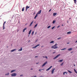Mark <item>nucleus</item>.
<instances>
[{"label": "nucleus", "mask_w": 77, "mask_h": 77, "mask_svg": "<svg viewBox=\"0 0 77 77\" xmlns=\"http://www.w3.org/2000/svg\"><path fill=\"white\" fill-rule=\"evenodd\" d=\"M57 43H56L54 45V46H52L51 47V48H53L54 49H56L58 48V47L57 46Z\"/></svg>", "instance_id": "obj_1"}, {"label": "nucleus", "mask_w": 77, "mask_h": 77, "mask_svg": "<svg viewBox=\"0 0 77 77\" xmlns=\"http://www.w3.org/2000/svg\"><path fill=\"white\" fill-rule=\"evenodd\" d=\"M17 75V73H13L11 74L12 77H15Z\"/></svg>", "instance_id": "obj_2"}, {"label": "nucleus", "mask_w": 77, "mask_h": 77, "mask_svg": "<svg viewBox=\"0 0 77 77\" xmlns=\"http://www.w3.org/2000/svg\"><path fill=\"white\" fill-rule=\"evenodd\" d=\"M47 61L46 62H45L42 66V67H44V66H45V65H46V64H47Z\"/></svg>", "instance_id": "obj_3"}, {"label": "nucleus", "mask_w": 77, "mask_h": 77, "mask_svg": "<svg viewBox=\"0 0 77 77\" xmlns=\"http://www.w3.org/2000/svg\"><path fill=\"white\" fill-rule=\"evenodd\" d=\"M60 54H59L58 55H57L54 58V59H56V58H57L59 56H60Z\"/></svg>", "instance_id": "obj_4"}, {"label": "nucleus", "mask_w": 77, "mask_h": 77, "mask_svg": "<svg viewBox=\"0 0 77 77\" xmlns=\"http://www.w3.org/2000/svg\"><path fill=\"white\" fill-rule=\"evenodd\" d=\"M52 67H53L52 66H50L49 68H48V69H47L46 70V71H48V70H50L51 68Z\"/></svg>", "instance_id": "obj_5"}, {"label": "nucleus", "mask_w": 77, "mask_h": 77, "mask_svg": "<svg viewBox=\"0 0 77 77\" xmlns=\"http://www.w3.org/2000/svg\"><path fill=\"white\" fill-rule=\"evenodd\" d=\"M54 70H55V69L54 68L52 70V71H51V74H53V73H54Z\"/></svg>", "instance_id": "obj_6"}, {"label": "nucleus", "mask_w": 77, "mask_h": 77, "mask_svg": "<svg viewBox=\"0 0 77 77\" xmlns=\"http://www.w3.org/2000/svg\"><path fill=\"white\" fill-rule=\"evenodd\" d=\"M41 13V10H40L39 11H38L36 14H37V15H38V14H39Z\"/></svg>", "instance_id": "obj_7"}, {"label": "nucleus", "mask_w": 77, "mask_h": 77, "mask_svg": "<svg viewBox=\"0 0 77 77\" xmlns=\"http://www.w3.org/2000/svg\"><path fill=\"white\" fill-rule=\"evenodd\" d=\"M63 61V60L62 59V60H59L58 61V62H62V61Z\"/></svg>", "instance_id": "obj_8"}, {"label": "nucleus", "mask_w": 77, "mask_h": 77, "mask_svg": "<svg viewBox=\"0 0 77 77\" xmlns=\"http://www.w3.org/2000/svg\"><path fill=\"white\" fill-rule=\"evenodd\" d=\"M5 23H6V21L4 23H3V30H4V29H5Z\"/></svg>", "instance_id": "obj_9"}, {"label": "nucleus", "mask_w": 77, "mask_h": 77, "mask_svg": "<svg viewBox=\"0 0 77 77\" xmlns=\"http://www.w3.org/2000/svg\"><path fill=\"white\" fill-rule=\"evenodd\" d=\"M33 21H32L31 23H30L29 26V27H31V26H32V24H33Z\"/></svg>", "instance_id": "obj_10"}, {"label": "nucleus", "mask_w": 77, "mask_h": 77, "mask_svg": "<svg viewBox=\"0 0 77 77\" xmlns=\"http://www.w3.org/2000/svg\"><path fill=\"white\" fill-rule=\"evenodd\" d=\"M22 50H23V48H21L20 49L18 50V51H22Z\"/></svg>", "instance_id": "obj_11"}, {"label": "nucleus", "mask_w": 77, "mask_h": 77, "mask_svg": "<svg viewBox=\"0 0 77 77\" xmlns=\"http://www.w3.org/2000/svg\"><path fill=\"white\" fill-rule=\"evenodd\" d=\"M16 50H17V49H14L11 50V52H14V51H15Z\"/></svg>", "instance_id": "obj_12"}, {"label": "nucleus", "mask_w": 77, "mask_h": 77, "mask_svg": "<svg viewBox=\"0 0 77 77\" xmlns=\"http://www.w3.org/2000/svg\"><path fill=\"white\" fill-rule=\"evenodd\" d=\"M27 29V28H25L23 30V32H25V30Z\"/></svg>", "instance_id": "obj_13"}, {"label": "nucleus", "mask_w": 77, "mask_h": 77, "mask_svg": "<svg viewBox=\"0 0 77 77\" xmlns=\"http://www.w3.org/2000/svg\"><path fill=\"white\" fill-rule=\"evenodd\" d=\"M38 17V14H36V15L35 16V17H34V19H36V17Z\"/></svg>", "instance_id": "obj_14"}, {"label": "nucleus", "mask_w": 77, "mask_h": 77, "mask_svg": "<svg viewBox=\"0 0 77 77\" xmlns=\"http://www.w3.org/2000/svg\"><path fill=\"white\" fill-rule=\"evenodd\" d=\"M32 32V29L30 30L29 31V35H30V34L31 33V32Z\"/></svg>", "instance_id": "obj_15"}, {"label": "nucleus", "mask_w": 77, "mask_h": 77, "mask_svg": "<svg viewBox=\"0 0 77 77\" xmlns=\"http://www.w3.org/2000/svg\"><path fill=\"white\" fill-rule=\"evenodd\" d=\"M72 50V48H69L68 49V51H70V50Z\"/></svg>", "instance_id": "obj_16"}, {"label": "nucleus", "mask_w": 77, "mask_h": 77, "mask_svg": "<svg viewBox=\"0 0 77 77\" xmlns=\"http://www.w3.org/2000/svg\"><path fill=\"white\" fill-rule=\"evenodd\" d=\"M24 7H23V8H22V12H23V11H24Z\"/></svg>", "instance_id": "obj_17"}, {"label": "nucleus", "mask_w": 77, "mask_h": 77, "mask_svg": "<svg viewBox=\"0 0 77 77\" xmlns=\"http://www.w3.org/2000/svg\"><path fill=\"white\" fill-rule=\"evenodd\" d=\"M56 15H57V13H53V16H55Z\"/></svg>", "instance_id": "obj_18"}, {"label": "nucleus", "mask_w": 77, "mask_h": 77, "mask_svg": "<svg viewBox=\"0 0 77 77\" xmlns=\"http://www.w3.org/2000/svg\"><path fill=\"white\" fill-rule=\"evenodd\" d=\"M73 1L74 2V3L76 4V2H77V0H73Z\"/></svg>", "instance_id": "obj_19"}, {"label": "nucleus", "mask_w": 77, "mask_h": 77, "mask_svg": "<svg viewBox=\"0 0 77 77\" xmlns=\"http://www.w3.org/2000/svg\"><path fill=\"white\" fill-rule=\"evenodd\" d=\"M70 33H71V31H69L67 32V34H70Z\"/></svg>", "instance_id": "obj_20"}, {"label": "nucleus", "mask_w": 77, "mask_h": 77, "mask_svg": "<svg viewBox=\"0 0 77 77\" xmlns=\"http://www.w3.org/2000/svg\"><path fill=\"white\" fill-rule=\"evenodd\" d=\"M56 23V20H54L52 22L53 24H54Z\"/></svg>", "instance_id": "obj_21"}, {"label": "nucleus", "mask_w": 77, "mask_h": 77, "mask_svg": "<svg viewBox=\"0 0 77 77\" xmlns=\"http://www.w3.org/2000/svg\"><path fill=\"white\" fill-rule=\"evenodd\" d=\"M54 41H51V42H50V44H52V43H54Z\"/></svg>", "instance_id": "obj_22"}, {"label": "nucleus", "mask_w": 77, "mask_h": 77, "mask_svg": "<svg viewBox=\"0 0 77 77\" xmlns=\"http://www.w3.org/2000/svg\"><path fill=\"white\" fill-rule=\"evenodd\" d=\"M9 73H6L5 74V75H9Z\"/></svg>", "instance_id": "obj_23"}, {"label": "nucleus", "mask_w": 77, "mask_h": 77, "mask_svg": "<svg viewBox=\"0 0 77 77\" xmlns=\"http://www.w3.org/2000/svg\"><path fill=\"white\" fill-rule=\"evenodd\" d=\"M37 26H38V24H36V25H35L34 28H35V27H37Z\"/></svg>", "instance_id": "obj_24"}, {"label": "nucleus", "mask_w": 77, "mask_h": 77, "mask_svg": "<svg viewBox=\"0 0 77 77\" xmlns=\"http://www.w3.org/2000/svg\"><path fill=\"white\" fill-rule=\"evenodd\" d=\"M50 27H51V26H49L47 27V28H48V29H50Z\"/></svg>", "instance_id": "obj_25"}, {"label": "nucleus", "mask_w": 77, "mask_h": 77, "mask_svg": "<svg viewBox=\"0 0 77 77\" xmlns=\"http://www.w3.org/2000/svg\"><path fill=\"white\" fill-rule=\"evenodd\" d=\"M30 8L28 6H26V8H27V9H29V8Z\"/></svg>", "instance_id": "obj_26"}, {"label": "nucleus", "mask_w": 77, "mask_h": 77, "mask_svg": "<svg viewBox=\"0 0 77 77\" xmlns=\"http://www.w3.org/2000/svg\"><path fill=\"white\" fill-rule=\"evenodd\" d=\"M39 45H39V44L37 45H36L35 46V47H36H36H38V46H39Z\"/></svg>", "instance_id": "obj_27"}, {"label": "nucleus", "mask_w": 77, "mask_h": 77, "mask_svg": "<svg viewBox=\"0 0 77 77\" xmlns=\"http://www.w3.org/2000/svg\"><path fill=\"white\" fill-rule=\"evenodd\" d=\"M14 71H15V70H12L11 72V73H12V72H14Z\"/></svg>", "instance_id": "obj_28"}, {"label": "nucleus", "mask_w": 77, "mask_h": 77, "mask_svg": "<svg viewBox=\"0 0 77 77\" xmlns=\"http://www.w3.org/2000/svg\"><path fill=\"white\" fill-rule=\"evenodd\" d=\"M66 49V48H64L61 49V50H65Z\"/></svg>", "instance_id": "obj_29"}, {"label": "nucleus", "mask_w": 77, "mask_h": 77, "mask_svg": "<svg viewBox=\"0 0 77 77\" xmlns=\"http://www.w3.org/2000/svg\"><path fill=\"white\" fill-rule=\"evenodd\" d=\"M34 34V31H33L32 33V35H33V34Z\"/></svg>", "instance_id": "obj_30"}, {"label": "nucleus", "mask_w": 77, "mask_h": 77, "mask_svg": "<svg viewBox=\"0 0 77 77\" xmlns=\"http://www.w3.org/2000/svg\"><path fill=\"white\" fill-rule=\"evenodd\" d=\"M65 73H66V74H67L66 72H63V75H65Z\"/></svg>", "instance_id": "obj_31"}, {"label": "nucleus", "mask_w": 77, "mask_h": 77, "mask_svg": "<svg viewBox=\"0 0 77 77\" xmlns=\"http://www.w3.org/2000/svg\"><path fill=\"white\" fill-rule=\"evenodd\" d=\"M74 71H75V73H76V74H77V71H76V70H75V69H74Z\"/></svg>", "instance_id": "obj_32"}, {"label": "nucleus", "mask_w": 77, "mask_h": 77, "mask_svg": "<svg viewBox=\"0 0 77 77\" xmlns=\"http://www.w3.org/2000/svg\"><path fill=\"white\" fill-rule=\"evenodd\" d=\"M68 71L69 72V73H72V72L69 70H68Z\"/></svg>", "instance_id": "obj_33"}, {"label": "nucleus", "mask_w": 77, "mask_h": 77, "mask_svg": "<svg viewBox=\"0 0 77 77\" xmlns=\"http://www.w3.org/2000/svg\"><path fill=\"white\" fill-rule=\"evenodd\" d=\"M63 65V62L62 63H61L60 64L61 66H62V65Z\"/></svg>", "instance_id": "obj_34"}, {"label": "nucleus", "mask_w": 77, "mask_h": 77, "mask_svg": "<svg viewBox=\"0 0 77 77\" xmlns=\"http://www.w3.org/2000/svg\"><path fill=\"white\" fill-rule=\"evenodd\" d=\"M42 70H44V69H40L39 70V71H41Z\"/></svg>", "instance_id": "obj_35"}, {"label": "nucleus", "mask_w": 77, "mask_h": 77, "mask_svg": "<svg viewBox=\"0 0 77 77\" xmlns=\"http://www.w3.org/2000/svg\"><path fill=\"white\" fill-rule=\"evenodd\" d=\"M33 48H36V46L33 47H32Z\"/></svg>", "instance_id": "obj_36"}, {"label": "nucleus", "mask_w": 77, "mask_h": 77, "mask_svg": "<svg viewBox=\"0 0 77 77\" xmlns=\"http://www.w3.org/2000/svg\"><path fill=\"white\" fill-rule=\"evenodd\" d=\"M55 27V26H54L51 28L52 29H53Z\"/></svg>", "instance_id": "obj_37"}, {"label": "nucleus", "mask_w": 77, "mask_h": 77, "mask_svg": "<svg viewBox=\"0 0 77 77\" xmlns=\"http://www.w3.org/2000/svg\"><path fill=\"white\" fill-rule=\"evenodd\" d=\"M57 39H61V37H59L57 38Z\"/></svg>", "instance_id": "obj_38"}, {"label": "nucleus", "mask_w": 77, "mask_h": 77, "mask_svg": "<svg viewBox=\"0 0 77 77\" xmlns=\"http://www.w3.org/2000/svg\"><path fill=\"white\" fill-rule=\"evenodd\" d=\"M45 58H46V59H48V57H47L46 56L45 57Z\"/></svg>", "instance_id": "obj_39"}, {"label": "nucleus", "mask_w": 77, "mask_h": 77, "mask_svg": "<svg viewBox=\"0 0 77 77\" xmlns=\"http://www.w3.org/2000/svg\"><path fill=\"white\" fill-rule=\"evenodd\" d=\"M51 11V9H50L49 11V12H50V11Z\"/></svg>", "instance_id": "obj_40"}, {"label": "nucleus", "mask_w": 77, "mask_h": 77, "mask_svg": "<svg viewBox=\"0 0 77 77\" xmlns=\"http://www.w3.org/2000/svg\"><path fill=\"white\" fill-rule=\"evenodd\" d=\"M60 27V26L59 25L57 27V28H59V27Z\"/></svg>", "instance_id": "obj_41"}, {"label": "nucleus", "mask_w": 77, "mask_h": 77, "mask_svg": "<svg viewBox=\"0 0 77 77\" xmlns=\"http://www.w3.org/2000/svg\"><path fill=\"white\" fill-rule=\"evenodd\" d=\"M27 9L28 8H26V11H27Z\"/></svg>", "instance_id": "obj_42"}, {"label": "nucleus", "mask_w": 77, "mask_h": 77, "mask_svg": "<svg viewBox=\"0 0 77 77\" xmlns=\"http://www.w3.org/2000/svg\"><path fill=\"white\" fill-rule=\"evenodd\" d=\"M35 57H38V56H36Z\"/></svg>", "instance_id": "obj_43"}, {"label": "nucleus", "mask_w": 77, "mask_h": 77, "mask_svg": "<svg viewBox=\"0 0 77 77\" xmlns=\"http://www.w3.org/2000/svg\"><path fill=\"white\" fill-rule=\"evenodd\" d=\"M23 75H21L20 76L21 77V76H23Z\"/></svg>", "instance_id": "obj_44"}, {"label": "nucleus", "mask_w": 77, "mask_h": 77, "mask_svg": "<svg viewBox=\"0 0 77 77\" xmlns=\"http://www.w3.org/2000/svg\"><path fill=\"white\" fill-rule=\"evenodd\" d=\"M56 53V52H54L53 53V54H54V53Z\"/></svg>", "instance_id": "obj_45"}, {"label": "nucleus", "mask_w": 77, "mask_h": 77, "mask_svg": "<svg viewBox=\"0 0 77 77\" xmlns=\"http://www.w3.org/2000/svg\"><path fill=\"white\" fill-rule=\"evenodd\" d=\"M31 77H36V76H32Z\"/></svg>", "instance_id": "obj_46"}, {"label": "nucleus", "mask_w": 77, "mask_h": 77, "mask_svg": "<svg viewBox=\"0 0 77 77\" xmlns=\"http://www.w3.org/2000/svg\"><path fill=\"white\" fill-rule=\"evenodd\" d=\"M36 33H37V32H35V35H36Z\"/></svg>", "instance_id": "obj_47"}, {"label": "nucleus", "mask_w": 77, "mask_h": 77, "mask_svg": "<svg viewBox=\"0 0 77 77\" xmlns=\"http://www.w3.org/2000/svg\"><path fill=\"white\" fill-rule=\"evenodd\" d=\"M77 43V40L76 41V42H75V43Z\"/></svg>", "instance_id": "obj_48"}, {"label": "nucleus", "mask_w": 77, "mask_h": 77, "mask_svg": "<svg viewBox=\"0 0 77 77\" xmlns=\"http://www.w3.org/2000/svg\"><path fill=\"white\" fill-rule=\"evenodd\" d=\"M43 57L44 58H45V57H44V56H43Z\"/></svg>", "instance_id": "obj_49"}, {"label": "nucleus", "mask_w": 77, "mask_h": 77, "mask_svg": "<svg viewBox=\"0 0 77 77\" xmlns=\"http://www.w3.org/2000/svg\"><path fill=\"white\" fill-rule=\"evenodd\" d=\"M37 41H38V39H37V40H36V42H37Z\"/></svg>", "instance_id": "obj_50"}, {"label": "nucleus", "mask_w": 77, "mask_h": 77, "mask_svg": "<svg viewBox=\"0 0 77 77\" xmlns=\"http://www.w3.org/2000/svg\"><path fill=\"white\" fill-rule=\"evenodd\" d=\"M31 70H33V69H32V68H31Z\"/></svg>", "instance_id": "obj_51"}, {"label": "nucleus", "mask_w": 77, "mask_h": 77, "mask_svg": "<svg viewBox=\"0 0 77 77\" xmlns=\"http://www.w3.org/2000/svg\"><path fill=\"white\" fill-rule=\"evenodd\" d=\"M69 44V43H67V44Z\"/></svg>", "instance_id": "obj_52"}, {"label": "nucleus", "mask_w": 77, "mask_h": 77, "mask_svg": "<svg viewBox=\"0 0 77 77\" xmlns=\"http://www.w3.org/2000/svg\"><path fill=\"white\" fill-rule=\"evenodd\" d=\"M63 26V25H62V26Z\"/></svg>", "instance_id": "obj_53"}, {"label": "nucleus", "mask_w": 77, "mask_h": 77, "mask_svg": "<svg viewBox=\"0 0 77 77\" xmlns=\"http://www.w3.org/2000/svg\"><path fill=\"white\" fill-rule=\"evenodd\" d=\"M18 31H19V30L18 29V30H17V32H18Z\"/></svg>", "instance_id": "obj_54"}, {"label": "nucleus", "mask_w": 77, "mask_h": 77, "mask_svg": "<svg viewBox=\"0 0 77 77\" xmlns=\"http://www.w3.org/2000/svg\"><path fill=\"white\" fill-rule=\"evenodd\" d=\"M74 66H75V65L74 64Z\"/></svg>", "instance_id": "obj_55"}, {"label": "nucleus", "mask_w": 77, "mask_h": 77, "mask_svg": "<svg viewBox=\"0 0 77 77\" xmlns=\"http://www.w3.org/2000/svg\"><path fill=\"white\" fill-rule=\"evenodd\" d=\"M35 14V13H34V14Z\"/></svg>", "instance_id": "obj_56"}, {"label": "nucleus", "mask_w": 77, "mask_h": 77, "mask_svg": "<svg viewBox=\"0 0 77 77\" xmlns=\"http://www.w3.org/2000/svg\"><path fill=\"white\" fill-rule=\"evenodd\" d=\"M36 64H38V63H36Z\"/></svg>", "instance_id": "obj_57"}, {"label": "nucleus", "mask_w": 77, "mask_h": 77, "mask_svg": "<svg viewBox=\"0 0 77 77\" xmlns=\"http://www.w3.org/2000/svg\"><path fill=\"white\" fill-rule=\"evenodd\" d=\"M72 52H71V53H72Z\"/></svg>", "instance_id": "obj_58"}, {"label": "nucleus", "mask_w": 77, "mask_h": 77, "mask_svg": "<svg viewBox=\"0 0 77 77\" xmlns=\"http://www.w3.org/2000/svg\"><path fill=\"white\" fill-rule=\"evenodd\" d=\"M29 42H30V40H29Z\"/></svg>", "instance_id": "obj_59"}, {"label": "nucleus", "mask_w": 77, "mask_h": 77, "mask_svg": "<svg viewBox=\"0 0 77 77\" xmlns=\"http://www.w3.org/2000/svg\"><path fill=\"white\" fill-rule=\"evenodd\" d=\"M29 42H30V40H29Z\"/></svg>", "instance_id": "obj_60"}, {"label": "nucleus", "mask_w": 77, "mask_h": 77, "mask_svg": "<svg viewBox=\"0 0 77 77\" xmlns=\"http://www.w3.org/2000/svg\"><path fill=\"white\" fill-rule=\"evenodd\" d=\"M29 36V35L28 37Z\"/></svg>", "instance_id": "obj_61"}, {"label": "nucleus", "mask_w": 77, "mask_h": 77, "mask_svg": "<svg viewBox=\"0 0 77 77\" xmlns=\"http://www.w3.org/2000/svg\"><path fill=\"white\" fill-rule=\"evenodd\" d=\"M7 48H8V47H7Z\"/></svg>", "instance_id": "obj_62"}]
</instances>
